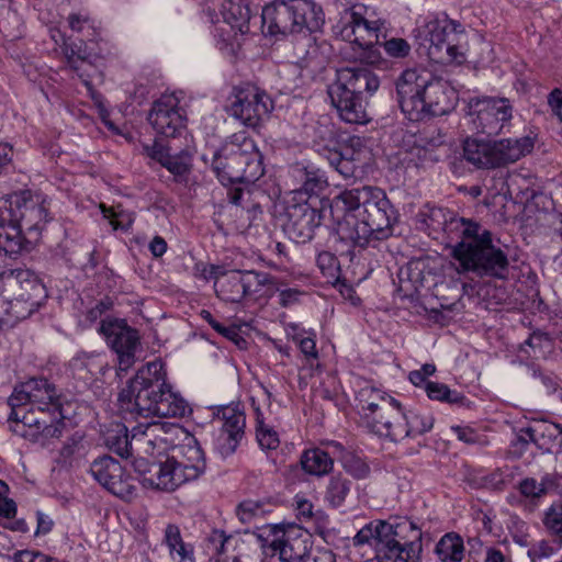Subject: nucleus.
Masks as SVG:
<instances>
[{
	"label": "nucleus",
	"instance_id": "33",
	"mask_svg": "<svg viewBox=\"0 0 562 562\" xmlns=\"http://www.w3.org/2000/svg\"><path fill=\"white\" fill-rule=\"evenodd\" d=\"M164 543L167 546L173 561L195 562L193 547L183 541L178 526L170 524L166 527Z\"/></svg>",
	"mask_w": 562,
	"mask_h": 562
},
{
	"label": "nucleus",
	"instance_id": "3",
	"mask_svg": "<svg viewBox=\"0 0 562 562\" xmlns=\"http://www.w3.org/2000/svg\"><path fill=\"white\" fill-rule=\"evenodd\" d=\"M117 402L123 413L146 418L183 417L188 412L187 401L172 390L160 360L138 369L119 393Z\"/></svg>",
	"mask_w": 562,
	"mask_h": 562
},
{
	"label": "nucleus",
	"instance_id": "28",
	"mask_svg": "<svg viewBox=\"0 0 562 562\" xmlns=\"http://www.w3.org/2000/svg\"><path fill=\"white\" fill-rule=\"evenodd\" d=\"M27 389L32 392L31 408L35 416L61 411L60 396L53 383L46 379H32Z\"/></svg>",
	"mask_w": 562,
	"mask_h": 562
},
{
	"label": "nucleus",
	"instance_id": "2",
	"mask_svg": "<svg viewBox=\"0 0 562 562\" xmlns=\"http://www.w3.org/2000/svg\"><path fill=\"white\" fill-rule=\"evenodd\" d=\"M331 213L339 217L338 235L341 240L363 248L372 239L383 240L392 235L396 220L391 202L383 190L364 186L345 190L330 204Z\"/></svg>",
	"mask_w": 562,
	"mask_h": 562
},
{
	"label": "nucleus",
	"instance_id": "14",
	"mask_svg": "<svg viewBox=\"0 0 562 562\" xmlns=\"http://www.w3.org/2000/svg\"><path fill=\"white\" fill-rule=\"evenodd\" d=\"M99 331L115 351L119 371L127 372L135 363V352L139 345L137 330L128 326L124 319H103Z\"/></svg>",
	"mask_w": 562,
	"mask_h": 562
},
{
	"label": "nucleus",
	"instance_id": "9",
	"mask_svg": "<svg viewBox=\"0 0 562 562\" xmlns=\"http://www.w3.org/2000/svg\"><path fill=\"white\" fill-rule=\"evenodd\" d=\"M212 169L224 184L254 183L265 173L263 157L252 139L214 154Z\"/></svg>",
	"mask_w": 562,
	"mask_h": 562
},
{
	"label": "nucleus",
	"instance_id": "16",
	"mask_svg": "<svg viewBox=\"0 0 562 562\" xmlns=\"http://www.w3.org/2000/svg\"><path fill=\"white\" fill-rule=\"evenodd\" d=\"M182 428L176 423L154 422L138 424L133 427L135 445L149 454H160L169 448L173 450L176 441L182 434Z\"/></svg>",
	"mask_w": 562,
	"mask_h": 562
},
{
	"label": "nucleus",
	"instance_id": "10",
	"mask_svg": "<svg viewBox=\"0 0 562 562\" xmlns=\"http://www.w3.org/2000/svg\"><path fill=\"white\" fill-rule=\"evenodd\" d=\"M529 137L484 140L468 137L463 158L479 169H496L514 164L532 149Z\"/></svg>",
	"mask_w": 562,
	"mask_h": 562
},
{
	"label": "nucleus",
	"instance_id": "50",
	"mask_svg": "<svg viewBox=\"0 0 562 562\" xmlns=\"http://www.w3.org/2000/svg\"><path fill=\"white\" fill-rule=\"evenodd\" d=\"M543 524L547 529L558 537L560 544H562V504H553L547 510Z\"/></svg>",
	"mask_w": 562,
	"mask_h": 562
},
{
	"label": "nucleus",
	"instance_id": "54",
	"mask_svg": "<svg viewBox=\"0 0 562 562\" xmlns=\"http://www.w3.org/2000/svg\"><path fill=\"white\" fill-rule=\"evenodd\" d=\"M381 398H393V397L385 395L384 393H382L381 391H379L372 386L362 387L358 392V396H357V400L359 402V407L362 412V415L366 412H369V408L367 407V405L369 403H379V401H381Z\"/></svg>",
	"mask_w": 562,
	"mask_h": 562
},
{
	"label": "nucleus",
	"instance_id": "29",
	"mask_svg": "<svg viewBox=\"0 0 562 562\" xmlns=\"http://www.w3.org/2000/svg\"><path fill=\"white\" fill-rule=\"evenodd\" d=\"M327 446L331 451L314 448L303 452L300 462L305 473L324 476L333 470L334 457L337 453H342L344 447L337 441H330Z\"/></svg>",
	"mask_w": 562,
	"mask_h": 562
},
{
	"label": "nucleus",
	"instance_id": "62",
	"mask_svg": "<svg viewBox=\"0 0 562 562\" xmlns=\"http://www.w3.org/2000/svg\"><path fill=\"white\" fill-rule=\"evenodd\" d=\"M224 269L225 268L223 266L216 265H196V270L199 271L200 277L206 281L214 280V282H216Z\"/></svg>",
	"mask_w": 562,
	"mask_h": 562
},
{
	"label": "nucleus",
	"instance_id": "22",
	"mask_svg": "<svg viewBox=\"0 0 562 562\" xmlns=\"http://www.w3.org/2000/svg\"><path fill=\"white\" fill-rule=\"evenodd\" d=\"M457 101V90L448 81L431 75L423 98V121L448 114Z\"/></svg>",
	"mask_w": 562,
	"mask_h": 562
},
{
	"label": "nucleus",
	"instance_id": "32",
	"mask_svg": "<svg viewBox=\"0 0 562 562\" xmlns=\"http://www.w3.org/2000/svg\"><path fill=\"white\" fill-rule=\"evenodd\" d=\"M292 171L294 177L302 181L301 190L308 195H318L328 187L325 172L312 165L296 164L292 167Z\"/></svg>",
	"mask_w": 562,
	"mask_h": 562
},
{
	"label": "nucleus",
	"instance_id": "26",
	"mask_svg": "<svg viewBox=\"0 0 562 562\" xmlns=\"http://www.w3.org/2000/svg\"><path fill=\"white\" fill-rule=\"evenodd\" d=\"M222 434L217 439V450L223 457H228L236 451V448L244 436L245 415L233 408L222 409Z\"/></svg>",
	"mask_w": 562,
	"mask_h": 562
},
{
	"label": "nucleus",
	"instance_id": "46",
	"mask_svg": "<svg viewBox=\"0 0 562 562\" xmlns=\"http://www.w3.org/2000/svg\"><path fill=\"white\" fill-rule=\"evenodd\" d=\"M550 485H552V480L549 476L543 477L541 482L527 477L519 483V491L527 498L539 499L547 494Z\"/></svg>",
	"mask_w": 562,
	"mask_h": 562
},
{
	"label": "nucleus",
	"instance_id": "64",
	"mask_svg": "<svg viewBox=\"0 0 562 562\" xmlns=\"http://www.w3.org/2000/svg\"><path fill=\"white\" fill-rule=\"evenodd\" d=\"M549 105L551 106L553 113L559 117L562 122V91L559 89H554L549 94Z\"/></svg>",
	"mask_w": 562,
	"mask_h": 562
},
{
	"label": "nucleus",
	"instance_id": "18",
	"mask_svg": "<svg viewBox=\"0 0 562 562\" xmlns=\"http://www.w3.org/2000/svg\"><path fill=\"white\" fill-rule=\"evenodd\" d=\"M148 121L158 135L176 137L186 127V114L176 93L162 94L148 114Z\"/></svg>",
	"mask_w": 562,
	"mask_h": 562
},
{
	"label": "nucleus",
	"instance_id": "23",
	"mask_svg": "<svg viewBox=\"0 0 562 562\" xmlns=\"http://www.w3.org/2000/svg\"><path fill=\"white\" fill-rule=\"evenodd\" d=\"M170 458L188 481L196 480L205 471L204 453L194 438L173 447Z\"/></svg>",
	"mask_w": 562,
	"mask_h": 562
},
{
	"label": "nucleus",
	"instance_id": "43",
	"mask_svg": "<svg viewBox=\"0 0 562 562\" xmlns=\"http://www.w3.org/2000/svg\"><path fill=\"white\" fill-rule=\"evenodd\" d=\"M20 270L14 269L0 273V288L5 299L25 297L21 288Z\"/></svg>",
	"mask_w": 562,
	"mask_h": 562
},
{
	"label": "nucleus",
	"instance_id": "48",
	"mask_svg": "<svg viewBox=\"0 0 562 562\" xmlns=\"http://www.w3.org/2000/svg\"><path fill=\"white\" fill-rule=\"evenodd\" d=\"M102 212L104 217L110 220V224L115 231H128L135 220L133 213L121 210L120 206L110 209L102 207Z\"/></svg>",
	"mask_w": 562,
	"mask_h": 562
},
{
	"label": "nucleus",
	"instance_id": "27",
	"mask_svg": "<svg viewBox=\"0 0 562 562\" xmlns=\"http://www.w3.org/2000/svg\"><path fill=\"white\" fill-rule=\"evenodd\" d=\"M145 486L172 492L189 482L169 457L165 462H153L146 470Z\"/></svg>",
	"mask_w": 562,
	"mask_h": 562
},
{
	"label": "nucleus",
	"instance_id": "12",
	"mask_svg": "<svg viewBox=\"0 0 562 562\" xmlns=\"http://www.w3.org/2000/svg\"><path fill=\"white\" fill-rule=\"evenodd\" d=\"M513 104L507 98H470L465 116L472 130L487 136H497L510 126Z\"/></svg>",
	"mask_w": 562,
	"mask_h": 562
},
{
	"label": "nucleus",
	"instance_id": "42",
	"mask_svg": "<svg viewBox=\"0 0 562 562\" xmlns=\"http://www.w3.org/2000/svg\"><path fill=\"white\" fill-rule=\"evenodd\" d=\"M425 392L430 400L449 404L462 403L464 400L463 395L457 391L450 390L446 384L440 382H427Z\"/></svg>",
	"mask_w": 562,
	"mask_h": 562
},
{
	"label": "nucleus",
	"instance_id": "8",
	"mask_svg": "<svg viewBox=\"0 0 562 562\" xmlns=\"http://www.w3.org/2000/svg\"><path fill=\"white\" fill-rule=\"evenodd\" d=\"M334 32L348 43L345 57L353 63L375 66L381 54L375 47L379 42V26L366 20L357 7L346 8L340 12Z\"/></svg>",
	"mask_w": 562,
	"mask_h": 562
},
{
	"label": "nucleus",
	"instance_id": "49",
	"mask_svg": "<svg viewBox=\"0 0 562 562\" xmlns=\"http://www.w3.org/2000/svg\"><path fill=\"white\" fill-rule=\"evenodd\" d=\"M340 454L345 470L353 477L360 480L369 475L370 468L361 458L345 451Z\"/></svg>",
	"mask_w": 562,
	"mask_h": 562
},
{
	"label": "nucleus",
	"instance_id": "51",
	"mask_svg": "<svg viewBox=\"0 0 562 562\" xmlns=\"http://www.w3.org/2000/svg\"><path fill=\"white\" fill-rule=\"evenodd\" d=\"M528 346L532 350L533 357H539L546 352L547 349L551 347V339L548 334L541 331H533L528 339L525 340L521 346V350H525L524 347Z\"/></svg>",
	"mask_w": 562,
	"mask_h": 562
},
{
	"label": "nucleus",
	"instance_id": "24",
	"mask_svg": "<svg viewBox=\"0 0 562 562\" xmlns=\"http://www.w3.org/2000/svg\"><path fill=\"white\" fill-rule=\"evenodd\" d=\"M273 539L267 544V553L280 562H303L307 549L304 542L279 526L271 528Z\"/></svg>",
	"mask_w": 562,
	"mask_h": 562
},
{
	"label": "nucleus",
	"instance_id": "41",
	"mask_svg": "<svg viewBox=\"0 0 562 562\" xmlns=\"http://www.w3.org/2000/svg\"><path fill=\"white\" fill-rule=\"evenodd\" d=\"M244 295L260 293L265 286L273 283V278L266 273L255 270H241Z\"/></svg>",
	"mask_w": 562,
	"mask_h": 562
},
{
	"label": "nucleus",
	"instance_id": "61",
	"mask_svg": "<svg viewBox=\"0 0 562 562\" xmlns=\"http://www.w3.org/2000/svg\"><path fill=\"white\" fill-rule=\"evenodd\" d=\"M531 375L541 381V383L543 384L549 394H552L558 391L559 384L557 381V376L553 375L552 373H544L538 367L532 366Z\"/></svg>",
	"mask_w": 562,
	"mask_h": 562
},
{
	"label": "nucleus",
	"instance_id": "13",
	"mask_svg": "<svg viewBox=\"0 0 562 562\" xmlns=\"http://www.w3.org/2000/svg\"><path fill=\"white\" fill-rule=\"evenodd\" d=\"M273 110V101L251 83L236 86L232 91L231 115L248 127H257Z\"/></svg>",
	"mask_w": 562,
	"mask_h": 562
},
{
	"label": "nucleus",
	"instance_id": "56",
	"mask_svg": "<svg viewBox=\"0 0 562 562\" xmlns=\"http://www.w3.org/2000/svg\"><path fill=\"white\" fill-rule=\"evenodd\" d=\"M316 265L324 276L334 277L338 271L339 262L330 251H321L316 257Z\"/></svg>",
	"mask_w": 562,
	"mask_h": 562
},
{
	"label": "nucleus",
	"instance_id": "21",
	"mask_svg": "<svg viewBox=\"0 0 562 562\" xmlns=\"http://www.w3.org/2000/svg\"><path fill=\"white\" fill-rule=\"evenodd\" d=\"M286 216L288 221L284 229L289 237L297 244L311 240L315 229L322 223L321 212L308 203L289 205Z\"/></svg>",
	"mask_w": 562,
	"mask_h": 562
},
{
	"label": "nucleus",
	"instance_id": "7",
	"mask_svg": "<svg viewBox=\"0 0 562 562\" xmlns=\"http://www.w3.org/2000/svg\"><path fill=\"white\" fill-rule=\"evenodd\" d=\"M261 20L270 35L316 32L324 24V12L313 0H274L263 7Z\"/></svg>",
	"mask_w": 562,
	"mask_h": 562
},
{
	"label": "nucleus",
	"instance_id": "47",
	"mask_svg": "<svg viewBox=\"0 0 562 562\" xmlns=\"http://www.w3.org/2000/svg\"><path fill=\"white\" fill-rule=\"evenodd\" d=\"M293 340L297 344L302 355L305 357L306 364L313 369L314 361L318 359L314 335H306L305 331H300L293 335Z\"/></svg>",
	"mask_w": 562,
	"mask_h": 562
},
{
	"label": "nucleus",
	"instance_id": "31",
	"mask_svg": "<svg viewBox=\"0 0 562 562\" xmlns=\"http://www.w3.org/2000/svg\"><path fill=\"white\" fill-rule=\"evenodd\" d=\"M214 290L221 300L240 303L245 295L243 290L241 270H226L214 282Z\"/></svg>",
	"mask_w": 562,
	"mask_h": 562
},
{
	"label": "nucleus",
	"instance_id": "6",
	"mask_svg": "<svg viewBox=\"0 0 562 562\" xmlns=\"http://www.w3.org/2000/svg\"><path fill=\"white\" fill-rule=\"evenodd\" d=\"M380 87L374 72H337V79L328 86V95L339 117L348 124H366L370 121L364 94L372 95Z\"/></svg>",
	"mask_w": 562,
	"mask_h": 562
},
{
	"label": "nucleus",
	"instance_id": "37",
	"mask_svg": "<svg viewBox=\"0 0 562 562\" xmlns=\"http://www.w3.org/2000/svg\"><path fill=\"white\" fill-rule=\"evenodd\" d=\"M69 27L82 35V40L94 42L98 40L100 26L97 21L87 13H71L68 16Z\"/></svg>",
	"mask_w": 562,
	"mask_h": 562
},
{
	"label": "nucleus",
	"instance_id": "1",
	"mask_svg": "<svg viewBox=\"0 0 562 562\" xmlns=\"http://www.w3.org/2000/svg\"><path fill=\"white\" fill-rule=\"evenodd\" d=\"M416 224L434 239L443 236L451 241L460 239L451 250V256L459 263V273L505 278L509 266L507 255L493 245L492 233L479 223L459 217L448 209L427 204L417 213Z\"/></svg>",
	"mask_w": 562,
	"mask_h": 562
},
{
	"label": "nucleus",
	"instance_id": "52",
	"mask_svg": "<svg viewBox=\"0 0 562 562\" xmlns=\"http://www.w3.org/2000/svg\"><path fill=\"white\" fill-rule=\"evenodd\" d=\"M262 505L256 501H245L237 507V516L244 524H250L254 519L262 517Z\"/></svg>",
	"mask_w": 562,
	"mask_h": 562
},
{
	"label": "nucleus",
	"instance_id": "58",
	"mask_svg": "<svg viewBox=\"0 0 562 562\" xmlns=\"http://www.w3.org/2000/svg\"><path fill=\"white\" fill-rule=\"evenodd\" d=\"M233 540V536H227L223 530L217 529L213 530L207 537V541L215 554L225 553Z\"/></svg>",
	"mask_w": 562,
	"mask_h": 562
},
{
	"label": "nucleus",
	"instance_id": "36",
	"mask_svg": "<svg viewBox=\"0 0 562 562\" xmlns=\"http://www.w3.org/2000/svg\"><path fill=\"white\" fill-rule=\"evenodd\" d=\"M105 446L122 458L132 456L133 436L128 438L127 428L122 425H116L115 429L109 430L104 436Z\"/></svg>",
	"mask_w": 562,
	"mask_h": 562
},
{
	"label": "nucleus",
	"instance_id": "40",
	"mask_svg": "<svg viewBox=\"0 0 562 562\" xmlns=\"http://www.w3.org/2000/svg\"><path fill=\"white\" fill-rule=\"evenodd\" d=\"M382 538V520H372L364 525L352 538L355 547L373 546L378 552Z\"/></svg>",
	"mask_w": 562,
	"mask_h": 562
},
{
	"label": "nucleus",
	"instance_id": "53",
	"mask_svg": "<svg viewBox=\"0 0 562 562\" xmlns=\"http://www.w3.org/2000/svg\"><path fill=\"white\" fill-rule=\"evenodd\" d=\"M257 439L262 449L271 450L279 446L278 434L262 422H258Z\"/></svg>",
	"mask_w": 562,
	"mask_h": 562
},
{
	"label": "nucleus",
	"instance_id": "38",
	"mask_svg": "<svg viewBox=\"0 0 562 562\" xmlns=\"http://www.w3.org/2000/svg\"><path fill=\"white\" fill-rule=\"evenodd\" d=\"M29 381L26 383L16 386L10 397L8 398V404L11 407V413L9 415L8 422L10 423V427L15 423H21L22 416L21 412L24 406L31 407V397L32 392L27 389Z\"/></svg>",
	"mask_w": 562,
	"mask_h": 562
},
{
	"label": "nucleus",
	"instance_id": "35",
	"mask_svg": "<svg viewBox=\"0 0 562 562\" xmlns=\"http://www.w3.org/2000/svg\"><path fill=\"white\" fill-rule=\"evenodd\" d=\"M435 553L441 562H461L464 555L462 538L456 532L446 533L436 544Z\"/></svg>",
	"mask_w": 562,
	"mask_h": 562
},
{
	"label": "nucleus",
	"instance_id": "25",
	"mask_svg": "<svg viewBox=\"0 0 562 562\" xmlns=\"http://www.w3.org/2000/svg\"><path fill=\"white\" fill-rule=\"evenodd\" d=\"M366 154V150L355 149L352 146H346L341 150L328 147L321 150L329 166L346 179L356 178L362 172Z\"/></svg>",
	"mask_w": 562,
	"mask_h": 562
},
{
	"label": "nucleus",
	"instance_id": "5",
	"mask_svg": "<svg viewBox=\"0 0 562 562\" xmlns=\"http://www.w3.org/2000/svg\"><path fill=\"white\" fill-rule=\"evenodd\" d=\"M414 38L435 64L462 67L467 61L465 30L447 15L425 20L414 30Z\"/></svg>",
	"mask_w": 562,
	"mask_h": 562
},
{
	"label": "nucleus",
	"instance_id": "15",
	"mask_svg": "<svg viewBox=\"0 0 562 562\" xmlns=\"http://www.w3.org/2000/svg\"><path fill=\"white\" fill-rule=\"evenodd\" d=\"M90 473L113 495L124 501H131L135 496L136 486L133 479L114 458L103 456L94 460L90 465Z\"/></svg>",
	"mask_w": 562,
	"mask_h": 562
},
{
	"label": "nucleus",
	"instance_id": "59",
	"mask_svg": "<svg viewBox=\"0 0 562 562\" xmlns=\"http://www.w3.org/2000/svg\"><path fill=\"white\" fill-rule=\"evenodd\" d=\"M419 274L420 273L417 272L415 278H413L411 267L400 269V288L405 292L406 295L412 294L413 291L418 290V284L420 283Z\"/></svg>",
	"mask_w": 562,
	"mask_h": 562
},
{
	"label": "nucleus",
	"instance_id": "57",
	"mask_svg": "<svg viewBox=\"0 0 562 562\" xmlns=\"http://www.w3.org/2000/svg\"><path fill=\"white\" fill-rule=\"evenodd\" d=\"M386 54L394 58H404L411 52V45L404 38L393 37L383 44Z\"/></svg>",
	"mask_w": 562,
	"mask_h": 562
},
{
	"label": "nucleus",
	"instance_id": "20",
	"mask_svg": "<svg viewBox=\"0 0 562 562\" xmlns=\"http://www.w3.org/2000/svg\"><path fill=\"white\" fill-rule=\"evenodd\" d=\"M369 412L362 415L366 426L374 434L395 441L396 424L403 422L401 404L393 398H381L379 403H369Z\"/></svg>",
	"mask_w": 562,
	"mask_h": 562
},
{
	"label": "nucleus",
	"instance_id": "19",
	"mask_svg": "<svg viewBox=\"0 0 562 562\" xmlns=\"http://www.w3.org/2000/svg\"><path fill=\"white\" fill-rule=\"evenodd\" d=\"M61 411L35 416L34 412H24L21 423L11 426V431L33 442L44 443L47 439L59 438L63 432Z\"/></svg>",
	"mask_w": 562,
	"mask_h": 562
},
{
	"label": "nucleus",
	"instance_id": "63",
	"mask_svg": "<svg viewBox=\"0 0 562 562\" xmlns=\"http://www.w3.org/2000/svg\"><path fill=\"white\" fill-rule=\"evenodd\" d=\"M161 166L166 167L171 173L182 176L188 171V166L172 154Z\"/></svg>",
	"mask_w": 562,
	"mask_h": 562
},
{
	"label": "nucleus",
	"instance_id": "4",
	"mask_svg": "<svg viewBox=\"0 0 562 562\" xmlns=\"http://www.w3.org/2000/svg\"><path fill=\"white\" fill-rule=\"evenodd\" d=\"M47 222V201L41 193L25 190L0 199V255L20 254L38 239Z\"/></svg>",
	"mask_w": 562,
	"mask_h": 562
},
{
	"label": "nucleus",
	"instance_id": "55",
	"mask_svg": "<svg viewBox=\"0 0 562 562\" xmlns=\"http://www.w3.org/2000/svg\"><path fill=\"white\" fill-rule=\"evenodd\" d=\"M531 432H538L539 441L542 439L554 440L558 437L562 438V426L555 423H548L540 420L535 423V429Z\"/></svg>",
	"mask_w": 562,
	"mask_h": 562
},
{
	"label": "nucleus",
	"instance_id": "39",
	"mask_svg": "<svg viewBox=\"0 0 562 562\" xmlns=\"http://www.w3.org/2000/svg\"><path fill=\"white\" fill-rule=\"evenodd\" d=\"M350 482L341 474L329 479L324 498L334 508L341 506L349 494Z\"/></svg>",
	"mask_w": 562,
	"mask_h": 562
},
{
	"label": "nucleus",
	"instance_id": "17",
	"mask_svg": "<svg viewBox=\"0 0 562 562\" xmlns=\"http://www.w3.org/2000/svg\"><path fill=\"white\" fill-rule=\"evenodd\" d=\"M430 76L431 72H402L395 81L401 110L409 121H423V98Z\"/></svg>",
	"mask_w": 562,
	"mask_h": 562
},
{
	"label": "nucleus",
	"instance_id": "11",
	"mask_svg": "<svg viewBox=\"0 0 562 562\" xmlns=\"http://www.w3.org/2000/svg\"><path fill=\"white\" fill-rule=\"evenodd\" d=\"M423 532L406 518L382 520L378 557L385 562H420Z\"/></svg>",
	"mask_w": 562,
	"mask_h": 562
},
{
	"label": "nucleus",
	"instance_id": "45",
	"mask_svg": "<svg viewBox=\"0 0 562 562\" xmlns=\"http://www.w3.org/2000/svg\"><path fill=\"white\" fill-rule=\"evenodd\" d=\"M202 319H204L215 331L223 337L235 342L238 347L246 344L245 339L239 335V329L236 326H224L218 323L210 311L202 310L200 313Z\"/></svg>",
	"mask_w": 562,
	"mask_h": 562
},
{
	"label": "nucleus",
	"instance_id": "44",
	"mask_svg": "<svg viewBox=\"0 0 562 562\" xmlns=\"http://www.w3.org/2000/svg\"><path fill=\"white\" fill-rule=\"evenodd\" d=\"M19 270L21 288L23 293H25V297L41 301L45 292L43 283L37 279V277L32 271L26 269Z\"/></svg>",
	"mask_w": 562,
	"mask_h": 562
},
{
	"label": "nucleus",
	"instance_id": "34",
	"mask_svg": "<svg viewBox=\"0 0 562 562\" xmlns=\"http://www.w3.org/2000/svg\"><path fill=\"white\" fill-rule=\"evenodd\" d=\"M40 307V301L30 297L5 299L3 301V319L0 323L14 325L27 318Z\"/></svg>",
	"mask_w": 562,
	"mask_h": 562
},
{
	"label": "nucleus",
	"instance_id": "60",
	"mask_svg": "<svg viewBox=\"0 0 562 562\" xmlns=\"http://www.w3.org/2000/svg\"><path fill=\"white\" fill-rule=\"evenodd\" d=\"M145 149L148 156L161 165L169 159V156L171 155L170 148L159 139H156L151 146H146Z\"/></svg>",
	"mask_w": 562,
	"mask_h": 562
},
{
	"label": "nucleus",
	"instance_id": "30",
	"mask_svg": "<svg viewBox=\"0 0 562 562\" xmlns=\"http://www.w3.org/2000/svg\"><path fill=\"white\" fill-rule=\"evenodd\" d=\"M435 418L431 414L418 409L403 412V422L396 424L395 441L406 437L415 438L430 431Z\"/></svg>",
	"mask_w": 562,
	"mask_h": 562
}]
</instances>
